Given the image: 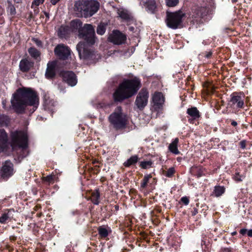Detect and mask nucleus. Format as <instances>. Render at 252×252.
<instances>
[{"instance_id":"38","label":"nucleus","mask_w":252,"mask_h":252,"mask_svg":"<svg viewBox=\"0 0 252 252\" xmlns=\"http://www.w3.org/2000/svg\"><path fill=\"white\" fill-rule=\"evenodd\" d=\"M233 178L237 182H241L243 180L244 177L240 175L239 173H236Z\"/></svg>"},{"instance_id":"1","label":"nucleus","mask_w":252,"mask_h":252,"mask_svg":"<svg viewBox=\"0 0 252 252\" xmlns=\"http://www.w3.org/2000/svg\"><path fill=\"white\" fill-rule=\"evenodd\" d=\"M82 22L79 19L72 20L70 23V29L73 32L78 30V36L85 42L81 41L76 46L80 59L87 60L92 59L94 53L88 48V45H92L95 42V32L93 26L91 24H86L81 28Z\"/></svg>"},{"instance_id":"20","label":"nucleus","mask_w":252,"mask_h":252,"mask_svg":"<svg viewBox=\"0 0 252 252\" xmlns=\"http://www.w3.org/2000/svg\"><path fill=\"white\" fill-rule=\"evenodd\" d=\"M179 142V139L176 138L174 140L170 143L168 146L169 150L174 154L178 155L180 153L179 151L178 150L177 145Z\"/></svg>"},{"instance_id":"12","label":"nucleus","mask_w":252,"mask_h":252,"mask_svg":"<svg viewBox=\"0 0 252 252\" xmlns=\"http://www.w3.org/2000/svg\"><path fill=\"white\" fill-rule=\"evenodd\" d=\"M55 54L61 59L66 60L70 55V50L63 44L58 45L54 50Z\"/></svg>"},{"instance_id":"39","label":"nucleus","mask_w":252,"mask_h":252,"mask_svg":"<svg viewBox=\"0 0 252 252\" xmlns=\"http://www.w3.org/2000/svg\"><path fill=\"white\" fill-rule=\"evenodd\" d=\"M43 180L44 181L51 183L53 182L54 178L52 175H50L44 177Z\"/></svg>"},{"instance_id":"25","label":"nucleus","mask_w":252,"mask_h":252,"mask_svg":"<svg viewBox=\"0 0 252 252\" xmlns=\"http://www.w3.org/2000/svg\"><path fill=\"white\" fill-rule=\"evenodd\" d=\"M225 189L222 186H216L214 188L213 193L216 197H219L222 195L225 192Z\"/></svg>"},{"instance_id":"45","label":"nucleus","mask_w":252,"mask_h":252,"mask_svg":"<svg viewBox=\"0 0 252 252\" xmlns=\"http://www.w3.org/2000/svg\"><path fill=\"white\" fill-rule=\"evenodd\" d=\"M212 53L211 52H209L208 53H207L206 55H205V57L207 58H210L211 55H212Z\"/></svg>"},{"instance_id":"19","label":"nucleus","mask_w":252,"mask_h":252,"mask_svg":"<svg viewBox=\"0 0 252 252\" xmlns=\"http://www.w3.org/2000/svg\"><path fill=\"white\" fill-rule=\"evenodd\" d=\"M55 67L56 63L55 62H50L47 64V67L45 73L46 78H52L55 76Z\"/></svg>"},{"instance_id":"14","label":"nucleus","mask_w":252,"mask_h":252,"mask_svg":"<svg viewBox=\"0 0 252 252\" xmlns=\"http://www.w3.org/2000/svg\"><path fill=\"white\" fill-rule=\"evenodd\" d=\"M229 105L233 108H242L244 105V101L241 96L237 93H233L231 95Z\"/></svg>"},{"instance_id":"40","label":"nucleus","mask_w":252,"mask_h":252,"mask_svg":"<svg viewBox=\"0 0 252 252\" xmlns=\"http://www.w3.org/2000/svg\"><path fill=\"white\" fill-rule=\"evenodd\" d=\"M181 201L186 205H188L189 203V199L188 197L186 196L182 197L181 199Z\"/></svg>"},{"instance_id":"22","label":"nucleus","mask_w":252,"mask_h":252,"mask_svg":"<svg viewBox=\"0 0 252 252\" xmlns=\"http://www.w3.org/2000/svg\"><path fill=\"white\" fill-rule=\"evenodd\" d=\"M100 194L98 190H95L91 193L89 200H91L94 205H98L99 203Z\"/></svg>"},{"instance_id":"16","label":"nucleus","mask_w":252,"mask_h":252,"mask_svg":"<svg viewBox=\"0 0 252 252\" xmlns=\"http://www.w3.org/2000/svg\"><path fill=\"white\" fill-rule=\"evenodd\" d=\"M187 113L190 117L189 118L190 123H193L194 120L198 119L201 115L199 110L195 107L189 108L187 110Z\"/></svg>"},{"instance_id":"8","label":"nucleus","mask_w":252,"mask_h":252,"mask_svg":"<svg viewBox=\"0 0 252 252\" xmlns=\"http://www.w3.org/2000/svg\"><path fill=\"white\" fill-rule=\"evenodd\" d=\"M11 146L13 149L20 148L26 149L28 147L27 134L22 131H16L11 134Z\"/></svg>"},{"instance_id":"5","label":"nucleus","mask_w":252,"mask_h":252,"mask_svg":"<svg viewBox=\"0 0 252 252\" xmlns=\"http://www.w3.org/2000/svg\"><path fill=\"white\" fill-rule=\"evenodd\" d=\"M99 8V3L94 0H79L74 5L75 11L85 18L92 16L98 11Z\"/></svg>"},{"instance_id":"50","label":"nucleus","mask_w":252,"mask_h":252,"mask_svg":"<svg viewBox=\"0 0 252 252\" xmlns=\"http://www.w3.org/2000/svg\"><path fill=\"white\" fill-rule=\"evenodd\" d=\"M2 14V12H0V15H1Z\"/></svg>"},{"instance_id":"6","label":"nucleus","mask_w":252,"mask_h":252,"mask_svg":"<svg viewBox=\"0 0 252 252\" xmlns=\"http://www.w3.org/2000/svg\"><path fill=\"white\" fill-rule=\"evenodd\" d=\"M108 120L110 124L116 129L125 128L127 122V116L122 112V109L120 106L116 108L109 116Z\"/></svg>"},{"instance_id":"49","label":"nucleus","mask_w":252,"mask_h":252,"mask_svg":"<svg viewBox=\"0 0 252 252\" xmlns=\"http://www.w3.org/2000/svg\"><path fill=\"white\" fill-rule=\"evenodd\" d=\"M236 234V232H234L232 233V234H233V235H235V234Z\"/></svg>"},{"instance_id":"36","label":"nucleus","mask_w":252,"mask_h":252,"mask_svg":"<svg viewBox=\"0 0 252 252\" xmlns=\"http://www.w3.org/2000/svg\"><path fill=\"white\" fill-rule=\"evenodd\" d=\"M45 0H34L32 4V8H33L34 6H35L37 7L41 4H42ZM37 10H38V8L36 7Z\"/></svg>"},{"instance_id":"30","label":"nucleus","mask_w":252,"mask_h":252,"mask_svg":"<svg viewBox=\"0 0 252 252\" xmlns=\"http://www.w3.org/2000/svg\"><path fill=\"white\" fill-rule=\"evenodd\" d=\"M119 16L123 19H128L130 18V15L127 11L124 9L118 10Z\"/></svg>"},{"instance_id":"17","label":"nucleus","mask_w":252,"mask_h":252,"mask_svg":"<svg viewBox=\"0 0 252 252\" xmlns=\"http://www.w3.org/2000/svg\"><path fill=\"white\" fill-rule=\"evenodd\" d=\"M7 146V134L4 129H0V152L4 151Z\"/></svg>"},{"instance_id":"10","label":"nucleus","mask_w":252,"mask_h":252,"mask_svg":"<svg viewBox=\"0 0 252 252\" xmlns=\"http://www.w3.org/2000/svg\"><path fill=\"white\" fill-rule=\"evenodd\" d=\"M126 39V35L117 30L113 31L108 37L110 42L117 45L124 43Z\"/></svg>"},{"instance_id":"2","label":"nucleus","mask_w":252,"mask_h":252,"mask_svg":"<svg viewBox=\"0 0 252 252\" xmlns=\"http://www.w3.org/2000/svg\"><path fill=\"white\" fill-rule=\"evenodd\" d=\"M11 102L17 113H23L28 106L32 107L30 111L33 113L38 106L39 98L35 91L31 88H23L18 89L13 94Z\"/></svg>"},{"instance_id":"34","label":"nucleus","mask_w":252,"mask_h":252,"mask_svg":"<svg viewBox=\"0 0 252 252\" xmlns=\"http://www.w3.org/2000/svg\"><path fill=\"white\" fill-rule=\"evenodd\" d=\"M179 0H165V3L168 7H175L179 3Z\"/></svg>"},{"instance_id":"3","label":"nucleus","mask_w":252,"mask_h":252,"mask_svg":"<svg viewBox=\"0 0 252 252\" xmlns=\"http://www.w3.org/2000/svg\"><path fill=\"white\" fill-rule=\"evenodd\" d=\"M140 87V80L137 77L124 80L114 93V99L120 101L130 97L137 93Z\"/></svg>"},{"instance_id":"31","label":"nucleus","mask_w":252,"mask_h":252,"mask_svg":"<svg viewBox=\"0 0 252 252\" xmlns=\"http://www.w3.org/2000/svg\"><path fill=\"white\" fill-rule=\"evenodd\" d=\"M106 31V25L104 24H99L96 29V32L97 34L100 35H103L104 34Z\"/></svg>"},{"instance_id":"32","label":"nucleus","mask_w":252,"mask_h":252,"mask_svg":"<svg viewBox=\"0 0 252 252\" xmlns=\"http://www.w3.org/2000/svg\"><path fill=\"white\" fill-rule=\"evenodd\" d=\"M98 233L101 237L105 238L108 235V230L104 227L100 226L98 229Z\"/></svg>"},{"instance_id":"21","label":"nucleus","mask_w":252,"mask_h":252,"mask_svg":"<svg viewBox=\"0 0 252 252\" xmlns=\"http://www.w3.org/2000/svg\"><path fill=\"white\" fill-rule=\"evenodd\" d=\"M70 28L67 26H61L58 29V34L61 38L65 37L68 34Z\"/></svg>"},{"instance_id":"18","label":"nucleus","mask_w":252,"mask_h":252,"mask_svg":"<svg viewBox=\"0 0 252 252\" xmlns=\"http://www.w3.org/2000/svg\"><path fill=\"white\" fill-rule=\"evenodd\" d=\"M33 65V62L27 59H25L20 61L19 67L22 72H27L32 67Z\"/></svg>"},{"instance_id":"44","label":"nucleus","mask_w":252,"mask_h":252,"mask_svg":"<svg viewBox=\"0 0 252 252\" xmlns=\"http://www.w3.org/2000/svg\"><path fill=\"white\" fill-rule=\"evenodd\" d=\"M240 145H241V148H245V141H241L240 142Z\"/></svg>"},{"instance_id":"42","label":"nucleus","mask_w":252,"mask_h":252,"mask_svg":"<svg viewBox=\"0 0 252 252\" xmlns=\"http://www.w3.org/2000/svg\"><path fill=\"white\" fill-rule=\"evenodd\" d=\"M60 0H51L50 2L53 5H55L57 2H58Z\"/></svg>"},{"instance_id":"13","label":"nucleus","mask_w":252,"mask_h":252,"mask_svg":"<svg viewBox=\"0 0 252 252\" xmlns=\"http://www.w3.org/2000/svg\"><path fill=\"white\" fill-rule=\"evenodd\" d=\"M61 75L63 81L70 86H74L77 82L75 74L70 71H64L61 72Z\"/></svg>"},{"instance_id":"4","label":"nucleus","mask_w":252,"mask_h":252,"mask_svg":"<svg viewBox=\"0 0 252 252\" xmlns=\"http://www.w3.org/2000/svg\"><path fill=\"white\" fill-rule=\"evenodd\" d=\"M140 87V80L137 77L124 80L114 93V99L120 101L130 97L137 93Z\"/></svg>"},{"instance_id":"37","label":"nucleus","mask_w":252,"mask_h":252,"mask_svg":"<svg viewBox=\"0 0 252 252\" xmlns=\"http://www.w3.org/2000/svg\"><path fill=\"white\" fill-rule=\"evenodd\" d=\"M175 172L174 168L173 167L170 168L165 173V175L167 177H171Z\"/></svg>"},{"instance_id":"24","label":"nucleus","mask_w":252,"mask_h":252,"mask_svg":"<svg viewBox=\"0 0 252 252\" xmlns=\"http://www.w3.org/2000/svg\"><path fill=\"white\" fill-rule=\"evenodd\" d=\"M55 101L53 99H51L50 97L45 95L44 97V105L48 109H50L54 106Z\"/></svg>"},{"instance_id":"7","label":"nucleus","mask_w":252,"mask_h":252,"mask_svg":"<svg viewBox=\"0 0 252 252\" xmlns=\"http://www.w3.org/2000/svg\"><path fill=\"white\" fill-rule=\"evenodd\" d=\"M185 13L182 10H178L174 12H166L165 22L168 27L172 29H177L182 26L183 18Z\"/></svg>"},{"instance_id":"35","label":"nucleus","mask_w":252,"mask_h":252,"mask_svg":"<svg viewBox=\"0 0 252 252\" xmlns=\"http://www.w3.org/2000/svg\"><path fill=\"white\" fill-rule=\"evenodd\" d=\"M152 162L151 161H142L140 163V166L144 169L149 168L151 166Z\"/></svg>"},{"instance_id":"23","label":"nucleus","mask_w":252,"mask_h":252,"mask_svg":"<svg viewBox=\"0 0 252 252\" xmlns=\"http://www.w3.org/2000/svg\"><path fill=\"white\" fill-rule=\"evenodd\" d=\"M13 211V210H8L2 214V216L0 217V222L1 223H5L7 220H10L12 217V213Z\"/></svg>"},{"instance_id":"33","label":"nucleus","mask_w":252,"mask_h":252,"mask_svg":"<svg viewBox=\"0 0 252 252\" xmlns=\"http://www.w3.org/2000/svg\"><path fill=\"white\" fill-rule=\"evenodd\" d=\"M152 178V176L151 174H147L145 175L142 182L141 184V187L142 188H145L147 185L148 183L149 182V180Z\"/></svg>"},{"instance_id":"26","label":"nucleus","mask_w":252,"mask_h":252,"mask_svg":"<svg viewBox=\"0 0 252 252\" xmlns=\"http://www.w3.org/2000/svg\"><path fill=\"white\" fill-rule=\"evenodd\" d=\"M138 157L137 156L135 155L130 157L124 163L126 167H129L131 165L136 163L138 161Z\"/></svg>"},{"instance_id":"46","label":"nucleus","mask_w":252,"mask_h":252,"mask_svg":"<svg viewBox=\"0 0 252 252\" xmlns=\"http://www.w3.org/2000/svg\"><path fill=\"white\" fill-rule=\"evenodd\" d=\"M248 235L249 237H252V229L249 230L248 231Z\"/></svg>"},{"instance_id":"11","label":"nucleus","mask_w":252,"mask_h":252,"mask_svg":"<svg viewBox=\"0 0 252 252\" xmlns=\"http://www.w3.org/2000/svg\"><path fill=\"white\" fill-rule=\"evenodd\" d=\"M153 109L158 111L162 107L164 102V98L161 93L156 92L153 96Z\"/></svg>"},{"instance_id":"9","label":"nucleus","mask_w":252,"mask_h":252,"mask_svg":"<svg viewBox=\"0 0 252 252\" xmlns=\"http://www.w3.org/2000/svg\"><path fill=\"white\" fill-rule=\"evenodd\" d=\"M149 93L146 89H142L138 93L135 103L137 108L142 110L147 104Z\"/></svg>"},{"instance_id":"15","label":"nucleus","mask_w":252,"mask_h":252,"mask_svg":"<svg viewBox=\"0 0 252 252\" xmlns=\"http://www.w3.org/2000/svg\"><path fill=\"white\" fill-rule=\"evenodd\" d=\"M1 172L3 178L12 176L14 173L13 163L10 160H6L2 165Z\"/></svg>"},{"instance_id":"28","label":"nucleus","mask_w":252,"mask_h":252,"mask_svg":"<svg viewBox=\"0 0 252 252\" xmlns=\"http://www.w3.org/2000/svg\"><path fill=\"white\" fill-rule=\"evenodd\" d=\"M30 55L33 58L36 59L39 57L40 53L38 50L35 48L31 47L28 49Z\"/></svg>"},{"instance_id":"29","label":"nucleus","mask_w":252,"mask_h":252,"mask_svg":"<svg viewBox=\"0 0 252 252\" xmlns=\"http://www.w3.org/2000/svg\"><path fill=\"white\" fill-rule=\"evenodd\" d=\"M146 3L148 9L152 12L156 8V3L155 0H146Z\"/></svg>"},{"instance_id":"48","label":"nucleus","mask_w":252,"mask_h":252,"mask_svg":"<svg viewBox=\"0 0 252 252\" xmlns=\"http://www.w3.org/2000/svg\"><path fill=\"white\" fill-rule=\"evenodd\" d=\"M45 14L46 17H49V14L48 13H47L46 12H45Z\"/></svg>"},{"instance_id":"41","label":"nucleus","mask_w":252,"mask_h":252,"mask_svg":"<svg viewBox=\"0 0 252 252\" xmlns=\"http://www.w3.org/2000/svg\"><path fill=\"white\" fill-rule=\"evenodd\" d=\"M32 40L33 42L38 46H41L42 45V42L40 40L37 38H33Z\"/></svg>"},{"instance_id":"47","label":"nucleus","mask_w":252,"mask_h":252,"mask_svg":"<svg viewBox=\"0 0 252 252\" xmlns=\"http://www.w3.org/2000/svg\"><path fill=\"white\" fill-rule=\"evenodd\" d=\"M231 125L234 126H236L237 125V123L234 121H232L231 122Z\"/></svg>"},{"instance_id":"27","label":"nucleus","mask_w":252,"mask_h":252,"mask_svg":"<svg viewBox=\"0 0 252 252\" xmlns=\"http://www.w3.org/2000/svg\"><path fill=\"white\" fill-rule=\"evenodd\" d=\"M7 12L13 17L16 13L15 8L9 1H7Z\"/></svg>"},{"instance_id":"43","label":"nucleus","mask_w":252,"mask_h":252,"mask_svg":"<svg viewBox=\"0 0 252 252\" xmlns=\"http://www.w3.org/2000/svg\"><path fill=\"white\" fill-rule=\"evenodd\" d=\"M247 232V229H241L240 232L241 234L242 235H244Z\"/></svg>"}]
</instances>
